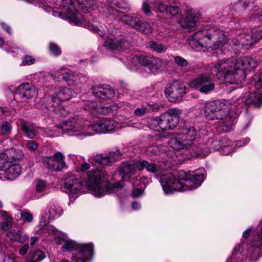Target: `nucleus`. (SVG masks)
<instances>
[{
	"label": "nucleus",
	"mask_w": 262,
	"mask_h": 262,
	"mask_svg": "<svg viewBox=\"0 0 262 262\" xmlns=\"http://www.w3.org/2000/svg\"><path fill=\"white\" fill-rule=\"evenodd\" d=\"M230 110L229 103L215 100L206 103L205 116L208 120H220L219 129L223 132H229L232 129L233 124V120L229 116Z\"/></svg>",
	"instance_id": "f257e3e1"
},
{
	"label": "nucleus",
	"mask_w": 262,
	"mask_h": 262,
	"mask_svg": "<svg viewBox=\"0 0 262 262\" xmlns=\"http://www.w3.org/2000/svg\"><path fill=\"white\" fill-rule=\"evenodd\" d=\"M189 44L198 47L216 50L222 47L226 41L224 32L216 28L212 27L209 29L199 30L192 36Z\"/></svg>",
	"instance_id": "f03ea898"
},
{
	"label": "nucleus",
	"mask_w": 262,
	"mask_h": 262,
	"mask_svg": "<svg viewBox=\"0 0 262 262\" xmlns=\"http://www.w3.org/2000/svg\"><path fill=\"white\" fill-rule=\"evenodd\" d=\"M204 181L203 174H191L188 182L192 183L194 185H185L176 179L171 173L163 174L160 177V183L163 189L166 194L172 193L174 191H183L187 190H192L198 188Z\"/></svg>",
	"instance_id": "7ed1b4c3"
},
{
	"label": "nucleus",
	"mask_w": 262,
	"mask_h": 262,
	"mask_svg": "<svg viewBox=\"0 0 262 262\" xmlns=\"http://www.w3.org/2000/svg\"><path fill=\"white\" fill-rule=\"evenodd\" d=\"M106 173L103 170L97 169L89 175L87 182L88 188L93 192L94 195L100 197L103 195L104 191L112 193L116 189H120L124 187V184L121 181L116 183L107 182L103 187V183L107 180Z\"/></svg>",
	"instance_id": "20e7f679"
},
{
	"label": "nucleus",
	"mask_w": 262,
	"mask_h": 262,
	"mask_svg": "<svg viewBox=\"0 0 262 262\" xmlns=\"http://www.w3.org/2000/svg\"><path fill=\"white\" fill-rule=\"evenodd\" d=\"M63 252L72 251V262H86L91 260L93 254V245L77 244L74 242L66 240L61 247Z\"/></svg>",
	"instance_id": "39448f33"
},
{
	"label": "nucleus",
	"mask_w": 262,
	"mask_h": 262,
	"mask_svg": "<svg viewBox=\"0 0 262 262\" xmlns=\"http://www.w3.org/2000/svg\"><path fill=\"white\" fill-rule=\"evenodd\" d=\"M198 138L197 130L193 126L185 127L171 138L170 144L176 150L189 148Z\"/></svg>",
	"instance_id": "423d86ee"
},
{
	"label": "nucleus",
	"mask_w": 262,
	"mask_h": 262,
	"mask_svg": "<svg viewBox=\"0 0 262 262\" xmlns=\"http://www.w3.org/2000/svg\"><path fill=\"white\" fill-rule=\"evenodd\" d=\"M186 94L185 84L179 80H174L168 83L165 89V94L171 102H176L182 100Z\"/></svg>",
	"instance_id": "0eeeda50"
},
{
	"label": "nucleus",
	"mask_w": 262,
	"mask_h": 262,
	"mask_svg": "<svg viewBox=\"0 0 262 262\" xmlns=\"http://www.w3.org/2000/svg\"><path fill=\"white\" fill-rule=\"evenodd\" d=\"M182 111L178 108H171L161 115V129L171 130L177 126L180 122Z\"/></svg>",
	"instance_id": "6e6552de"
},
{
	"label": "nucleus",
	"mask_w": 262,
	"mask_h": 262,
	"mask_svg": "<svg viewBox=\"0 0 262 262\" xmlns=\"http://www.w3.org/2000/svg\"><path fill=\"white\" fill-rule=\"evenodd\" d=\"M234 69V63L228 61H220L213 66L212 71L217 79L226 83L232 80V72Z\"/></svg>",
	"instance_id": "1a4fd4ad"
},
{
	"label": "nucleus",
	"mask_w": 262,
	"mask_h": 262,
	"mask_svg": "<svg viewBox=\"0 0 262 262\" xmlns=\"http://www.w3.org/2000/svg\"><path fill=\"white\" fill-rule=\"evenodd\" d=\"M191 86L201 93L207 94L212 91L215 88L213 77L209 74H200L191 83Z\"/></svg>",
	"instance_id": "9d476101"
},
{
	"label": "nucleus",
	"mask_w": 262,
	"mask_h": 262,
	"mask_svg": "<svg viewBox=\"0 0 262 262\" xmlns=\"http://www.w3.org/2000/svg\"><path fill=\"white\" fill-rule=\"evenodd\" d=\"M43 165L51 171H60L66 169L63 156L59 152H56L51 157H46L43 158Z\"/></svg>",
	"instance_id": "9b49d317"
},
{
	"label": "nucleus",
	"mask_w": 262,
	"mask_h": 262,
	"mask_svg": "<svg viewBox=\"0 0 262 262\" xmlns=\"http://www.w3.org/2000/svg\"><path fill=\"white\" fill-rule=\"evenodd\" d=\"M61 5L62 10L67 13V15L70 23L79 25L84 21V17L76 9L72 0H62Z\"/></svg>",
	"instance_id": "f8f14e48"
},
{
	"label": "nucleus",
	"mask_w": 262,
	"mask_h": 262,
	"mask_svg": "<svg viewBox=\"0 0 262 262\" xmlns=\"http://www.w3.org/2000/svg\"><path fill=\"white\" fill-rule=\"evenodd\" d=\"M83 108L89 111L92 115L106 114L118 108L117 105L104 106L101 104L87 101L83 105Z\"/></svg>",
	"instance_id": "ddd939ff"
},
{
	"label": "nucleus",
	"mask_w": 262,
	"mask_h": 262,
	"mask_svg": "<svg viewBox=\"0 0 262 262\" xmlns=\"http://www.w3.org/2000/svg\"><path fill=\"white\" fill-rule=\"evenodd\" d=\"M64 188L67 192L71 194H78L83 188V182L74 176H70L64 180Z\"/></svg>",
	"instance_id": "4468645a"
},
{
	"label": "nucleus",
	"mask_w": 262,
	"mask_h": 262,
	"mask_svg": "<svg viewBox=\"0 0 262 262\" xmlns=\"http://www.w3.org/2000/svg\"><path fill=\"white\" fill-rule=\"evenodd\" d=\"M117 124V123L114 120L101 119L89 126V128L96 133H104L114 130Z\"/></svg>",
	"instance_id": "2eb2a0df"
},
{
	"label": "nucleus",
	"mask_w": 262,
	"mask_h": 262,
	"mask_svg": "<svg viewBox=\"0 0 262 262\" xmlns=\"http://www.w3.org/2000/svg\"><path fill=\"white\" fill-rule=\"evenodd\" d=\"M128 45V42L124 37L107 38L104 42V46L111 51L120 50L126 49Z\"/></svg>",
	"instance_id": "dca6fc26"
},
{
	"label": "nucleus",
	"mask_w": 262,
	"mask_h": 262,
	"mask_svg": "<svg viewBox=\"0 0 262 262\" xmlns=\"http://www.w3.org/2000/svg\"><path fill=\"white\" fill-rule=\"evenodd\" d=\"M256 239H259L260 238L259 236H253L252 241L249 245L248 251L250 259L253 262H255L262 255V243Z\"/></svg>",
	"instance_id": "f3484780"
},
{
	"label": "nucleus",
	"mask_w": 262,
	"mask_h": 262,
	"mask_svg": "<svg viewBox=\"0 0 262 262\" xmlns=\"http://www.w3.org/2000/svg\"><path fill=\"white\" fill-rule=\"evenodd\" d=\"M133 60L138 62L141 66L147 67L153 73L157 71L159 68L158 59L152 57L143 55H136L133 57Z\"/></svg>",
	"instance_id": "a211bd4d"
},
{
	"label": "nucleus",
	"mask_w": 262,
	"mask_h": 262,
	"mask_svg": "<svg viewBox=\"0 0 262 262\" xmlns=\"http://www.w3.org/2000/svg\"><path fill=\"white\" fill-rule=\"evenodd\" d=\"M78 119L75 118H70L68 120L63 121L61 124H59L57 127L62 129L63 133H68L71 135L70 132H77L82 128V125L79 123Z\"/></svg>",
	"instance_id": "6ab92c4d"
},
{
	"label": "nucleus",
	"mask_w": 262,
	"mask_h": 262,
	"mask_svg": "<svg viewBox=\"0 0 262 262\" xmlns=\"http://www.w3.org/2000/svg\"><path fill=\"white\" fill-rule=\"evenodd\" d=\"M94 95L100 99H105L113 97L115 91L109 85H98L93 88Z\"/></svg>",
	"instance_id": "aec40b11"
},
{
	"label": "nucleus",
	"mask_w": 262,
	"mask_h": 262,
	"mask_svg": "<svg viewBox=\"0 0 262 262\" xmlns=\"http://www.w3.org/2000/svg\"><path fill=\"white\" fill-rule=\"evenodd\" d=\"M189 152L192 157L203 158L211 152L210 145L205 143L193 144L189 148Z\"/></svg>",
	"instance_id": "412c9836"
},
{
	"label": "nucleus",
	"mask_w": 262,
	"mask_h": 262,
	"mask_svg": "<svg viewBox=\"0 0 262 262\" xmlns=\"http://www.w3.org/2000/svg\"><path fill=\"white\" fill-rule=\"evenodd\" d=\"M0 170L5 171L6 178L9 180L15 179L20 174L21 172V167L19 164H12L9 162H4Z\"/></svg>",
	"instance_id": "4be33fe9"
},
{
	"label": "nucleus",
	"mask_w": 262,
	"mask_h": 262,
	"mask_svg": "<svg viewBox=\"0 0 262 262\" xmlns=\"http://www.w3.org/2000/svg\"><path fill=\"white\" fill-rule=\"evenodd\" d=\"M101 7L107 15L120 16L122 12L117 9H126V7L121 6L120 4L114 3L111 0H103Z\"/></svg>",
	"instance_id": "5701e85b"
},
{
	"label": "nucleus",
	"mask_w": 262,
	"mask_h": 262,
	"mask_svg": "<svg viewBox=\"0 0 262 262\" xmlns=\"http://www.w3.org/2000/svg\"><path fill=\"white\" fill-rule=\"evenodd\" d=\"M137 169V162L133 163H126L122 164L119 168V174L124 181H129L135 173Z\"/></svg>",
	"instance_id": "b1692460"
},
{
	"label": "nucleus",
	"mask_w": 262,
	"mask_h": 262,
	"mask_svg": "<svg viewBox=\"0 0 262 262\" xmlns=\"http://www.w3.org/2000/svg\"><path fill=\"white\" fill-rule=\"evenodd\" d=\"M35 93L34 86L30 83H23L17 87L15 94L20 99L31 98Z\"/></svg>",
	"instance_id": "393cba45"
},
{
	"label": "nucleus",
	"mask_w": 262,
	"mask_h": 262,
	"mask_svg": "<svg viewBox=\"0 0 262 262\" xmlns=\"http://www.w3.org/2000/svg\"><path fill=\"white\" fill-rule=\"evenodd\" d=\"M145 168L146 170L152 173H158L161 171L162 167L160 164L152 162H149L146 160H141L137 162V169L141 170Z\"/></svg>",
	"instance_id": "a878e982"
},
{
	"label": "nucleus",
	"mask_w": 262,
	"mask_h": 262,
	"mask_svg": "<svg viewBox=\"0 0 262 262\" xmlns=\"http://www.w3.org/2000/svg\"><path fill=\"white\" fill-rule=\"evenodd\" d=\"M20 128L24 135L29 139H34L37 135V126L29 122L21 121Z\"/></svg>",
	"instance_id": "bb28decb"
},
{
	"label": "nucleus",
	"mask_w": 262,
	"mask_h": 262,
	"mask_svg": "<svg viewBox=\"0 0 262 262\" xmlns=\"http://www.w3.org/2000/svg\"><path fill=\"white\" fill-rule=\"evenodd\" d=\"M60 101L56 96L46 97L43 99L42 109L43 111H54L59 106Z\"/></svg>",
	"instance_id": "cd10ccee"
},
{
	"label": "nucleus",
	"mask_w": 262,
	"mask_h": 262,
	"mask_svg": "<svg viewBox=\"0 0 262 262\" xmlns=\"http://www.w3.org/2000/svg\"><path fill=\"white\" fill-rule=\"evenodd\" d=\"M243 101L246 105H253L256 107H260L262 104V94L258 92L250 93L243 99Z\"/></svg>",
	"instance_id": "c85d7f7f"
},
{
	"label": "nucleus",
	"mask_w": 262,
	"mask_h": 262,
	"mask_svg": "<svg viewBox=\"0 0 262 262\" xmlns=\"http://www.w3.org/2000/svg\"><path fill=\"white\" fill-rule=\"evenodd\" d=\"M256 42L255 37L252 34H245L243 37L236 39L234 45L237 46H241L246 49H248L250 47L253 46Z\"/></svg>",
	"instance_id": "c756f323"
},
{
	"label": "nucleus",
	"mask_w": 262,
	"mask_h": 262,
	"mask_svg": "<svg viewBox=\"0 0 262 262\" xmlns=\"http://www.w3.org/2000/svg\"><path fill=\"white\" fill-rule=\"evenodd\" d=\"M198 19V16L196 14L189 12L185 19L180 20L179 24L183 28L190 29L195 26Z\"/></svg>",
	"instance_id": "7c9ffc66"
},
{
	"label": "nucleus",
	"mask_w": 262,
	"mask_h": 262,
	"mask_svg": "<svg viewBox=\"0 0 262 262\" xmlns=\"http://www.w3.org/2000/svg\"><path fill=\"white\" fill-rule=\"evenodd\" d=\"M234 69L232 72V80L230 81V84L234 83L242 82L246 78V73L243 68H239L237 64H234Z\"/></svg>",
	"instance_id": "2f4dec72"
},
{
	"label": "nucleus",
	"mask_w": 262,
	"mask_h": 262,
	"mask_svg": "<svg viewBox=\"0 0 262 262\" xmlns=\"http://www.w3.org/2000/svg\"><path fill=\"white\" fill-rule=\"evenodd\" d=\"M61 75L62 79L68 82H72L73 84H77L79 81L78 76L71 71L61 73L60 71H57L52 74V77L55 78L56 76Z\"/></svg>",
	"instance_id": "473e14b6"
},
{
	"label": "nucleus",
	"mask_w": 262,
	"mask_h": 262,
	"mask_svg": "<svg viewBox=\"0 0 262 262\" xmlns=\"http://www.w3.org/2000/svg\"><path fill=\"white\" fill-rule=\"evenodd\" d=\"M7 236L11 241H17L23 243L28 238L27 234L21 230H12L7 233Z\"/></svg>",
	"instance_id": "72a5a7b5"
},
{
	"label": "nucleus",
	"mask_w": 262,
	"mask_h": 262,
	"mask_svg": "<svg viewBox=\"0 0 262 262\" xmlns=\"http://www.w3.org/2000/svg\"><path fill=\"white\" fill-rule=\"evenodd\" d=\"M45 257V254L42 251L35 250L30 252L26 258V261L27 262H39Z\"/></svg>",
	"instance_id": "f704fd0d"
},
{
	"label": "nucleus",
	"mask_w": 262,
	"mask_h": 262,
	"mask_svg": "<svg viewBox=\"0 0 262 262\" xmlns=\"http://www.w3.org/2000/svg\"><path fill=\"white\" fill-rule=\"evenodd\" d=\"M74 94V92L72 89L69 88H62L59 89L56 96L61 102L70 99Z\"/></svg>",
	"instance_id": "c9c22d12"
},
{
	"label": "nucleus",
	"mask_w": 262,
	"mask_h": 262,
	"mask_svg": "<svg viewBox=\"0 0 262 262\" xmlns=\"http://www.w3.org/2000/svg\"><path fill=\"white\" fill-rule=\"evenodd\" d=\"M140 18L136 16L124 14L120 17V20L121 22L126 24L130 27L135 29L139 22Z\"/></svg>",
	"instance_id": "e433bc0d"
},
{
	"label": "nucleus",
	"mask_w": 262,
	"mask_h": 262,
	"mask_svg": "<svg viewBox=\"0 0 262 262\" xmlns=\"http://www.w3.org/2000/svg\"><path fill=\"white\" fill-rule=\"evenodd\" d=\"M117 155L118 157L119 153L116 152L115 153H110L108 156L98 155L96 157V161L102 165H106L115 161V156Z\"/></svg>",
	"instance_id": "4c0bfd02"
},
{
	"label": "nucleus",
	"mask_w": 262,
	"mask_h": 262,
	"mask_svg": "<svg viewBox=\"0 0 262 262\" xmlns=\"http://www.w3.org/2000/svg\"><path fill=\"white\" fill-rule=\"evenodd\" d=\"M135 29L146 35H149L152 32V29L150 24L146 21H142L140 19Z\"/></svg>",
	"instance_id": "58836bf2"
},
{
	"label": "nucleus",
	"mask_w": 262,
	"mask_h": 262,
	"mask_svg": "<svg viewBox=\"0 0 262 262\" xmlns=\"http://www.w3.org/2000/svg\"><path fill=\"white\" fill-rule=\"evenodd\" d=\"M81 9L84 13H89L94 6V0H76Z\"/></svg>",
	"instance_id": "ea45409f"
},
{
	"label": "nucleus",
	"mask_w": 262,
	"mask_h": 262,
	"mask_svg": "<svg viewBox=\"0 0 262 262\" xmlns=\"http://www.w3.org/2000/svg\"><path fill=\"white\" fill-rule=\"evenodd\" d=\"M241 64L244 68L254 69L257 66V62L252 58L248 56L244 57L241 60Z\"/></svg>",
	"instance_id": "a19ab883"
},
{
	"label": "nucleus",
	"mask_w": 262,
	"mask_h": 262,
	"mask_svg": "<svg viewBox=\"0 0 262 262\" xmlns=\"http://www.w3.org/2000/svg\"><path fill=\"white\" fill-rule=\"evenodd\" d=\"M12 127L10 123L7 121H3L0 124V135L8 136L11 134Z\"/></svg>",
	"instance_id": "79ce46f5"
},
{
	"label": "nucleus",
	"mask_w": 262,
	"mask_h": 262,
	"mask_svg": "<svg viewBox=\"0 0 262 262\" xmlns=\"http://www.w3.org/2000/svg\"><path fill=\"white\" fill-rule=\"evenodd\" d=\"M147 47L158 53L165 52L166 50V46L156 41H150L147 44Z\"/></svg>",
	"instance_id": "37998d69"
},
{
	"label": "nucleus",
	"mask_w": 262,
	"mask_h": 262,
	"mask_svg": "<svg viewBox=\"0 0 262 262\" xmlns=\"http://www.w3.org/2000/svg\"><path fill=\"white\" fill-rule=\"evenodd\" d=\"M145 181H147V179L145 178H142L140 176L133 178L132 179L133 187L144 188L145 187Z\"/></svg>",
	"instance_id": "c03bdc74"
},
{
	"label": "nucleus",
	"mask_w": 262,
	"mask_h": 262,
	"mask_svg": "<svg viewBox=\"0 0 262 262\" xmlns=\"http://www.w3.org/2000/svg\"><path fill=\"white\" fill-rule=\"evenodd\" d=\"M161 116L159 117H156L150 120L148 124L149 127L154 130H157L158 127L161 128Z\"/></svg>",
	"instance_id": "a18cd8bd"
},
{
	"label": "nucleus",
	"mask_w": 262,
	"mask_h": 262,
	"mask_svg": "<svg viewBox=\"0 0 262 262\" xmlns=\"http://www.w3.org/2000/svg\"><path fill=\"white\" fill-rule=\"evenodd\" d=\"M160 150L159 147L157 145H152L146 147L145 152L150 156L158 155L160 154Z\"/></svg>",
	"instance_id": "49530a36"
},
{
	"label": "nucleus",
	"mask_w": 262,
	"mask_h": 262,
	"mask_svg": "<svg viewBox=\"0 0 262 262\" xmlns=\"http://www.w3.org/2000/svg\"><path fill=\"white\" fill-rule=\"evenodd\" d=\"M250 3L244 2L242 0H238L233 6V9L235 11H242L245 10L249 7Z\"/></svg>",
	"instance_id": "de8ad7c7"
},
{
	"label": "nucleus",
	"mask_w": 262,
	"mask_h": 262,
	"mask_svg": "<svg viewBox=\"0 0 262 262\" xmlns=\"http://www.w3.org/2000/svg\"><path fill=\"white\" fill-rule=\"evenodd\" d=\"M243 255L239 252H233L231 258H228L226 262H243Z\"/></svg>",
	"instance_id": "09e8293b"
},
{
	"label": "nucleus",
	"mask_w": 262,
	"mask_h": 262,
	"mask_svg": "<svg viewBox=\"0 0 262 262\" xmlns=\"http://www.w3.org/2000/svg\"><path fill=\"white\" fill-rule=\"evenodd\" d=\"M174 62L181 67H186L188 65L187 61L181 56L174 57Z\"/></svg>",
	"instance_id": "8fccbe9b"
},
{
	"label": "nucleus",
	"mask_w": 262,
	"mask_h": 262,
	"mask_svg": "<svg viewBox=\"0 0 262 262\" xmlns=\"http://www.w3.org/2000/svg\"><path fill=\"white\" fill-rule=\"evenodd\" d=\"M180 12V9L178 6H169L168 7L166 14H169L172 16H176Z\"/></svg>",
	"instance_id": "3c124183"
},
{
	"label": "nucleus",
	"mask_w": 262,
	"mask_h": 262,
	"mask_svg": "<svg viewBox=\"0 0 262 262\" xmlns=\"http://www.w3.org/2000/svg\"><path fill=\"white\" fill-rule=\"evenodd\" d=\"M49 50L55 56H58L61 54L60 49L54 43H50L49 45Z\"/></svg>",
	"instance_id": "603ef678"
},
{
	"label": "nucleus",
	"mask_w": 262,
	"mask_h": 262,
	"mask_svg": "<svg viewBox=\"0 0 262 262\" xmlns=\"http://www.w3.org/2000/svg\"><path fill=\"white\" fill-rule=\"evenodd\" d=\"M35 59L31 56L26 55L23 58L22 64L23 66H29L33 64Z\"/></svg>",
	"instance_id": "864d4df0"
},
{
	"label": "nucleus",
	"mask_w": 262,
	"mask_h": 262,
	"mask_svg": "<svg viewBox=\"0 0 262 262\" xmlns=\"http://www.w3.org/2000/svg\"><path fill=\"white\" fill-rule=\"evenodd\" d=\"M21 219L27 222H31L33 220L32 214L28 211H23L20 214Z\"/></svg>",
	"instance_id": "5fc2aeb1"
},
{
	"label": "nucleus",
	"mask_w": 262,
	"mask_h": 262,
	"mask_svg": "<svg viewBox=\"0 0 262 262\" xmlns=\"http://www.w3.org/2000/svg\"><path fill=\"white\" fill-rule=\"evenodd\" d=\"M190 177H191L190 173L186 172L183 170L179 172L178 178L180 180H182L188 182Z\"/></svg>",
	"instance_id": "6e6d98bb"
},
{
	"label": "nucleus",
	"mask_w": 262,
	"mask_h": 262,
	"mask_svg": "<svg viewBox=\"0 0 262 262\" xmlns=\"http://www.w3.org/2000/svg\"><path fill=\"white\" fill-rule=\"evenodd\" d=\"M46 182L43 180L37 181L36 185V189L38 192H42L46 188Z\"/></svg>",
	"instance_id": "4d7b16f0"
},
{
	"label": "nucleus",
	"mask_w": 262,
	"mask_h": 262,
	"mask_svg": "<svg viewBox=\"0 0 262 262\" xmlns=\"http://www.w3.org/2000/svg\"><path fill=\"white\" fill-rule=\"evenodd\" d=\"M0 215L4 220L3 222L13 221V218L11 215L6 211L0 210Z\"/></svg>",
	"instance_id": "13d9d810"
},
{
	"label": "nucleus",
	"mask_w": 262,
	"mask_h": 262,
	"mask_svg": "<svg viewBox=\"0 0 262 262\" xmlns=\"http://www.w3.org/2000/svg\"><path fill=\"white\" fill-rule=\"evenodd\" d=\"M168 6L165 4H164L161 2H158L155 8H157L161 13L166 14Z\"/></svg>",
	"instance_id": "bf43d9fd"
},
{
	"label": "nucleus",
	"mask_w": 262,
	"mask_h": 262,
	"mask_svg": "<svg viewBox=\"0 0 262 262\" xmlns=\"http://www.w3.org/2000/svg\"><path fill=\"white\" fill-rule=\"evenodd\" d=\"M253 35L256 42L262 38V27L253 30Z\"/></svg>",
	"instance_id": "052dcab7"
},
{
	"label": "nucleus",
	"mask_w": 262,
	"mask_h": 262,
	"mask_svg": "<svg viewBox=\"0 0 262 262\" xmlns=\"http://www.w3.org/2000/svg\"><path fill=\"white\" fill-rule=\"evenodd\" d=\"M26 146L31 151H35L38 147L37 144L33 140L27 141Z\"/></svg>",
	"instance_id": "680f3d73"
},
{
	"label": "nucleus",
	"mask_w": 262,
	"mask_h": 262,
	"mask_svg": "<svg viewBox=\"0 0 262 262\" xmlns=\"http://www.w3.org/2000/svg\"><path fill=\"white\" fill-rule=\"evenodd\" d=\"M143 189L142 188H134L132 191L131 196L134 198L141 196L143 193Z\"/></svg>",
	"instance_id": "e2e57ef3"
},
{
	"label": "nucleus",
	"mask_w": 262,
	"mask_h": 262,
	"mask_svg": "<svg viewBox=\"0 0 262 262\" xmlns=\"http://www.w3.org/2000/svg\"><path fill=\"white\" fill-rule=\"evenodd\" d=\"M13 223V221L8 222H2L0 223V225L1 226V229L4 231H7L11 228Z\"/></svg>",
	"instance_id": "0e129e2a"
},
{
	"label": "nucleus",
	"mask_w": 262,
	"mask_h": 262,
	"mask_svg": "<svg viewBox=\"0 0 262 262\" xmlns=\"http://www.w3.org/2000/svg\"><path fill=\"white\" fill-rule=\"evenodd\" d=\"M147 113V109L144 107H138L134 111V114L136 116L141 117L143 116Z\"/></svg>",
	"instance_id": "69168bd1"
},
{
	"label": "nucleus",
	"mask_w": 262,
	"mask_h": 262,
	"mask_svg": "<svg viewBox=\"0 0 262 262\" xmlns=\"http://www.w3.org/2000/svg\"><path fill=\"white\" fill-rule=\"evenodd\" d=\"M15 256L13 254L5 255L3 262H16Z\"/></svg>",
	"instance_id": "338daca9"
},
{
	"label": "nucleus",
	"mask_w": 262,
	"mask_h": 262,
	"mask_svg": "<svg viewBox=\"0 0 262 262\" xmlns=\"http://www.w3.org/2000/svg\"><path fill=\"white\" fill-rule=\"evenodd\" d=\"M142 9L144 13L146 15H148L150 13L149 5L145 2H144L143 4Z\"/></svg>",
	"instance_id": "774afa93"
}]
</instances>
